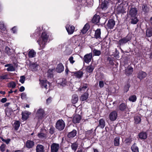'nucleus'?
I'll list each match as a JSON object with an SVG mask.
<instances>
[{"instance_id": "nucleus-1", "label": "nucleus", "mask_w": 152, "mask_h": 152, "mask_svg": "<svg viewBox=\"0 0 152 152\" xmlns=\"http://www.w3.org/2000/svg\"><path fill=\"white\" fill-rule=\"evenodd\" d=\"M48 37L49 36L46 32L44 31L42 33L41 37L37 40V42L38 43L41 48L40 50L43 49L45 48Z\"/></svg>"}, {"instance_id": "nucleus-2", "label": "nucleus", "mask_w": 152, "mask_h": 152, "mask_svg": "<svg viewBox=\"0 0 152 152\" xmlns=\"http://www.w3.org/2000/svg\"><path fill=\"white\" fill-rule=\"evenodd\" d=\"M66 125L64 121L62 119L57 121L56 124V128L59 131L63 130L64 128Z\"/></svg>"}, {"instance_id": "nucleus-3", "label": "nucleus", "mask_w": 152, "mask_h": 152, "mask_svg": "<svg viewBox=\"0 0 152 152\" xmlns=\"http://www.w3.org/2000/svg\"><path fill=\"white\" fill-rule=\"evenodd\" d=\"M81 37L79 35H75L71 39V42L72 43H74L75 45L79 46L81 42Z\"/></svg>"}, {"instance_id": "nucleus-4", "label": "nucleus", "mask_w": 152, "mask_h": 152, "mask_svg": "<svg viewBox=\"0 0 152 152\" xmlns=\"http://www.w3.org/2000/svg\"><path fill=\"white\" fill-rule=\"evenodd\" d=\"M45 116V113L44 110L42 109H39L37 112L36 118L39 121L43 118Z\"/></svg>"}, {"instance_id": "nucleus-5", "label": "nucleus", "mask_w": 152, "mask_h": 152, "mask_svg": "<svg viewBox=\"0 0 152 152\" xmlns=\"http://www.w3.org/2000/svg\"><path fill=\"white\" fill-rule=\"evenodd\" d=\"M56 83L57 84L59 87H63L67 85V81L66 78H60L56 81Z\"/></svg>"}, {"instance_id": "nucleus-6", "label": "nucleus", "mask_w": 152, "mask_h": 152, "mask_svg": "<svg viewBox=\"0 0 152 152\" xmlns=\"http://www.w3.org/2000/svg\"><path fill=\"white\" fill-rule=\"evenodd\" d=\"M132 37L130 35H128L126 37L121 39L118 41L119 44L120 45H123L129 41L131 39Z\"/></svg>"}, {"instance_id": "nucleus-7", "label": "nucleus", "mask_w": 152, "mask_h": 152, "mask_svg": "<svg viewBox=\"0 0 152 152\" xmlns=\"http://www.w3.org/2000/svg\"><path fill=\"white\" fill-rule=\"evenodd\" d=\"M138 10L137 8L131 7L128 12L129 15L131 16H136L137 14Z\"/></svg>"}, {"instance_id": "nucleus-8", "label": "nucleus", "mask_w": 152, "mask_h": 152, "mask_svg": "<svg viewBox=\"0 0 152 152\" xmlns=\"http://www.w3.org/2000/svg\"><path fill=\"white\" fill-rule=\"evenodd\" d=\"M118 117V113L116 111L114 110L110 113L109 115V118L112 121H115Z\"/></svg>"}, {"instance_id": "nucleus-9", "label": "nucleus", "mask_w": 152, "mask_h": 152, "mask_svg": "<svg viewBox=\"0 0 152 152\" xmlns=\"http://www.w3.org/2000/svg\"><path fill=\"white\" fill-rule=\"evenodd\" d=\"M66 28L68 34L71 35L74 32L75 27L72 25L67 24L66 26Z\"/></svg>"}, {"instance_id": "nucleus-10", "label": "nucleus", "mask_w": 152, "mask_h": 152, "mask_svg": "<svg viewBox=\"0 0 152 152\" xmlns=\"http://www.w3.org/2000/svg\"><path fill=\"white\" fill-rule=\"evenodd\" d=\"M35 145V142L33 140H28L25 144V146L28 149L33 148Z\"/></svg>"}, {"instance_id": "nucleus-11", "label": "nucleus", "mask_w": 152, "mask_h": 152, "mask_svg": "<svg viewBox=\"0 0 152 152\" xmlns=\"http://www.w3.org/2000/svg\"><path fill=\"white\" fill-rule=\"evenodd\" d=\"M92 58V53H90L88 54H87L84 56L83 60L85 63L88 64L91 61Z\"/></svg>"}, {"instance_id": "nucleus-12", "label": "nucleus", "mask_w": 152, "mask_h": 152, "mask_svg": "<svg viewBox=\"0 0 152 152\" xmlns=\"http://www.w3.org/2000/svg\"><path fill=\"white\" fill-rule=\"evenodd\" d=\"M115 25V21L113 19H109L107 24L106 26L108 29H113Z\"/></svg>"}, {"instance_id": "nucleus-13", "label": "nucleus", "mask_w": 152, "mask_h": 152, "mask_svg": "<svg viewBox=\"0 0 152 152\" xmlns=\"http://www.w3.org/2000/svg\"><path fill=\"white\" fill-rule=\"evenodd\" d=\"M82 119L81 115L76 114L75 115L72 119V122L74 124L79 123Z\"/></svg>"}, {"instance_id": "nucleus-14", "label": "nucleus", "mask_w": 152, "mask_h": 152, "mask_svg": "<svg viewBox=\"0 0 152 152\" xmlns=\"http://www.w3.org/2000/svg\"><path fill=\"white\" fill-rule=\"evenodd\" d=\"M59 145L58 144L53 143L51 145V152H57L58 150Z\"/></svg>"}, {"instance_id": "nucleus-15", "label": "nucleus", "mask_w": 152, "mask_h": 152, "mask_svg": "<svg viewBox=\"0 0 152 152\" xmlns=\"http://www.w3.org/2000/svg\"><path fill=\"white\" fill-rule=\"evenodd\" d=\"M29 67L32 71H36L39 69V65L36 63H33L29 65Z\"/></svg>"}, {"instance_id": "nucleus-16", "label": "nucleus", "mask_w": 152, "mask_h": 152, "mask_svg": "<svg viewBox=\"0 0 152 152\" xmlns=\"http://www.w3.org/2000/svg\"><path fill=\"white\" fill-rule=\"evenodd\" d=\"M118 110L122 112H124L126 111L127 106L126 103L124 102L121 103L118 107Z\"/></svg>"}, {"instance_id": "nucleus-17", "label": "nucleus", "mask_w": 152, "mask_h": 152, "mask_svg": "<svg viewBox=\"0 0 152 152\" xmlns=\"http://www.w3.org/2000/svg\"><path fill=\"white\" fill-rule=\"evenodd\" d=\"M133 70V68L132 66L129 65L125 70V74L127 76H129L132 74Z\"/></svg>"}, {"instance_id": "nucleus-18", "label": "nucleus", "mask_w": 152, "mask_h": 152, "mask_svg": "<svg viewBox=\"0 0 152 152\" xmlns=\"http://www.w3.org/2000/svg\"><path fill=\"white\" fill-rule=\"evenodd\" d=\"M100 18L99 15H97L96 14L94 15L92 19L91 22L94 24H97L99 23Z\"/></svg>"}, {"instance_id": "nucleus-19", "label": "nucleus", "mask_w": 152, "mask_h": 152, "mask_svg": "<svg viewBox=\"0 0 152 152\" xmlns=\"http://www.w3.org/2000/svg\"><path fill=\"white\" fill-rule=\"evenodd\" d=\"M147 133L145 132H141L138 134L139 137L142 140L146 139L147 137Z\"/></svg>"}, {"instance_id": "nucleus-20", "label": "nucleus", "mask_w": 152, "mask_h": 152, "mask_svg": "<svg viewBox=\"0 0 152 152\" xmlns=\"http://www.w3.org/2000/svg\"><path fill=\"white\" fill-rule=\"evenodd\" d=\"M31 113L27 111L22 112L21 113L22 119L24 120H26L31 114Z\"/></svg>"}, {"instance_id": "nucleus-21", "label": "nucleus", "mask_w": 152, "mask_h": 152, "mask_svg": "<svg viewBox=\"0 0 152 152\" xmlns=\"http://www.w3.org/2000/svg\"><path fill=\"white\" fill-rule=\"evenodd\" d=\"M64 67L62 63H60L58 64L56 68V71L58 73H61L64 70Z\"/></svg>"}, {"instance_id": "nucleus-22", "label": "nucleus", "mask_w": 152, "mask_h": 152, "mask_svg": "<svg viewBox=\"0 0 152 152\" xmlns=\"http://www.w3.org/2000/svg\"><path fill=\"white\" fill-rule=\"evenodd\" d=\"M101 29L100 28H97L95 31L94 35V37L96 39H101Z\"/></svg>"}, {"instance_id": "nucleus-23", "label": "nucleus", "mask_w": 152, "mask_h": 152, "mask_svg": "<svg viewBox=\"0 0 152 152\" xmlns=\"http://www.w3.org/2000/svg\"><path fill=\"white\" fill-rule=\"evenodd\" d=\"M105 126V122L103 118H101L99 121V124L96 128L99 127L101 129H103Z\"/></svg>"}, {"instance_id": "nucleus-24", "label": "nucleus", "mask_w": 152, "mask_h": 152, "mask_svg": "<svg viewBox=\"0 0 152 152\" xmlns=\"http://www.w3.org/2000/svg\"><path fill=\"white\" fill-rule=\"evenodd\" d=\"M77 134V130L74 129L72 131L68 133L67 136L69 138L71 139L75 137L76 135Z\"/></svg>"}, {"instance_id": "nucleus-25", "label": "nucleus", "mask_w": 152, "mask_h": 152, "mask_svg": "<svg viewBox=\"0 0 152 152\" xmlns=\"http://www.w3.org/2000/svg\"><path fill=\"white\" fill-rule=\"evenodd\" d=\"M147 76L146 73L143 71H140L138 74L137 77L139 78L140 80L145 78Z\"/></svg>"}, {"instance_id": "nucleus-26", "label": "nucleus", "mask_w": 152, "mask_h": 152, "mask_svg": "<svg viewBox=\"0 0 152 152\" xmlns=\"http://www.w3.org/2000/svg\"><path fill=\"white\" fill-rule=\"evenodd\" d=\"M90 27V26L89 24L88 23H86L81 30V32L83 34H85L89 29Z\"/></svg>"}, {"instance_id": "nucleus-27", "label": "nucleus", "mask_w": 152, "mask_h": 152, "mask_svg": "<svg viewBox=\"0 0 152 152\" xmlns=\"http://www.w3.org/2000/svg\"><path fill=\"white\" fill-rule=\"evenodd\" d=\"M130 20L131 23L133 24H136L139 21L137 16L130 17Z\"/></svg>"}, {"instance_id": "nucleus-28", "label": "nucleus", "mask_w": 152, "mask_h": 152, "mask_svg": "<svg viewBox=\"0 0 152 152\" xmlns=\"http://www.w3.org/2000/svg\"><path fill=\"white\" fill-rule=\"evenodd\" d=\"M54 69H49L47 71V77L48 79H51L53 76Z\"/></svg>"}, {"instance_id": "nucleus-29", "label": "nucleus", "mask_w": 152, "mask_h": 152, "mask_svg": "<svg viewBox=\"0 0 152 152\" xmlns=\"http://www.w3.org/2000/svg\"><path fill=\"white\" fill-rule=\"evenodd\" d=\"M36 152H44V146L40 144H38L36 147Z\"/></svg>"}, {"instance_id": "nucleus-30", "label": "nucleus", "mask_w": 152, "mask_h": 152, "mask_svg": "<svg viewBox=\"0 0 152 152\" xmlns=\"http://www.w3.org/2000/svg\"><path fill=\"white\" fill-rule=\"evenodd\" d=\"M75 76L77 78L79 79L83 77V74L82 71H78L74 72Z\"/></svg>"}, {"instance_id": "nucleus-31", "label": "nucleus", "mask_w": 152, "mask_h": 152, "mask_svg": "<svg viewBox=\"0 0 152 152\" xmlns=\"http://www.w3.org/2000/svg\"><path fill=\"white\" fill-rule=\"evenodd\" d=\"M78 100V96L76 94H74L72 96V98L71 100L72 103L73 104L76 103Z\"/></svg>"}, {"instance_id": "nucleus-32", "label": "nucleus", "mask_w": 152, "mask_h": 152, "mask_svg": "<svg viewBox=\"0 0 152 152\" xmlns=\"http://www.w3.org/2000/svg\"><path fill=\"white\" fill-rule=\"evenodd\" d=\"M108 2L107 1L104 0L101 4V7L103 10H106L107 8Z\"/></svg>"}, {"instance_id": "nucleus-33", "label": "nucleus", "mask_w": 152, "mask_h": 152, "mask_svg": "<svg viewBox=\"0 0 152 152\" xmlns=\"http://www.w3.org/2000/svg\"><path fill=\"white\" fill-rule=\"evenodd\" d=\"M88 93H85L83 95L81 96L80 98V100L83 101L86 100L88 97Z\"/></svg>"}, {"instance_id": "nucleus-34", "label": "nucleus", "mask_w": 152, "mask_h": 152, "mask_svg": "<svg viewBox=\"0 0 152 152\" xmlns=\"http://www.w3.org/2000/svg\"><path fill=\"white\" fill-rule=\"evenodd\" d=\"M28 56L30 58H32L35 57L36 55V52L33 49H31L28 52Z\"/></svg>"}, {"instance_id": "nucleus-35", "label": "nucleus", "mask_w": 152, "mask_h": 152, "mask_svg": "<svg viewBox=\"0 0 152 152\" xmlns=\"http://www.w3.org/2000/svg\"><path fill=\"white\" fill-rule=\"evenodd\" d=\"M20 123L19 121H16L14 123L13 126L15 130H17L18 129L20 126Z\"/></svg>"}, {"instance_id": "nucleus-36", "label": "nucleus", "mask_w": 152, "mask_h": 152, "mask_svg": "<svg viewBox=\"0 0 152 152\" xmlns=\"http://www.w3.org/2000/svg\"><path fill=\"white\" fill-rule=\"evenodd\" d=\"M130 86V83L129 82H127L125 85L124 88V93H127L129 91Z\"/></svg>"}, {"instance_id": "nucleus-37", "label": "nucleus", "mask_w": 152, "mask_h": 152, "mask_svg": "<svg viewBox=\"0 0 152 152\" xmlns=\"http://www.w3.org/2000/svg\"><path fill=\"white\" fill-rule=\"evenodd\" d=\"M146 35L148 37H150L152 36V28H150L147 29Z\"/></svg>"}, {"instance_id": "nucleus-38", "label": "nucleus", "mask_w": 152, "mask_h": 152, "mask_svg": "<svg viewBox=\"0 0 152 152\" xmlns=\"http://www.w3.org/2000/svg\"><path fill=\"white\" fill-rule=\"evenodd\" d=\"M136 143H134L131 146V149L133 152H139V148L137 146L135 145Z\"/></svg>"}, {"instance_id": "nucleus-39", "label": "nucleus", "mask_w": 152, "mask_h": 152, "mask_svg": "<svg viewBox=\"0 0 152 152\" xmlns=\"http://www.w3.org/2000/svg\"><path fill=\"white\" fill-rule=\"evenodd\" d=\"M12 50L8 46H6L5 49V52L8 55H11L12 54Z\"/></svg>"}, {"instance_id": "nucleus-40", "label": "nucleus", "mask_w": 152, "mask_h": 152, "mask_svg": "<svg viewBox=\"0 0 152 152\" xmlns=\"http://www.w3.org/2000/svg\"><path fill=\"white\" fill-rule=\"evenodd\" d=\"M94 68V67L93 66L91 65H89L87 66L86 69V70L87 72L91 73L93 72Z\"/></svg>"}, {"instance_id": "nucleus-41", "label": "nucleus", "mask_w": 152, "mask_h": 152, "mask_svg": "<svg viewBox=\"0 0 152 152\" xmlns=\"http://www.w3.org/2000/svg\"><path fill=\"white\" fill-rule=\"evenodd\" d=\"M120 139L119 137H117L115 138L114 140V143L115 146H118L119 145Z\"/></svg>"}, {"instance_id": "nucleus-42", "label": "nucleus", "mask_w": 152, "mask_h": 152, "mask_svg": "<svg viewBox=\"0 0 152 152\" xmlns=\"http://www.w3.org/2000/svg\"><path fill=\"white\" fill-rule=\"evenodd\" d=\"M71 147L72 149L75 152L77 149L78 147V145L75 142L71 144Z\"/></svg>"}, {"instance_id": "nucleus-43", "label": "nucleus", "mask_w": 152, "mask_h": 152, "mask_svg": "<svg viewBox=\"0 0 152 152\" xmlns=\"http://www.w3.org/2000/svg\"><path fill=\"white\" fill-rule=\"evenodd\" d=\"M46 136L47 135L46 134L42 132L38 133L37 134V136L39 138L41 139L46 138Z\"/></svg>"}, {"instance_id": "nucleus-44", "label": "nucleus", "mask_w": 152, "mask_h": 152, "mask_svg": "<svg viewBox=\"0 0 152 152\" xmlns=\"http://www.w3.org/2000/svg\"><path fill=\"white\" fill-rule=\"evenodd\" d=\"M137 97L136 95H133L130 96L129 98V100L132 102H135L137 100Z\"/></svg>"}, {"instance_id": "nucleus-45", "label": "nucleus", "mask_w": 152, "mask_h": 152, "mask_svg": "<svg viewBox=\"0 0 152 152\" xmlns=\"http://www.w3.org/2000/svg\"><path fill=\"white\" fill-rule=\"evenodd\" d=\"M93 53L94 56H99L101 54V52L100 50L94 49L93 51Z\"/></svg>"}, {"instance_id": "nucleus-46", "label": "nucleus", "mask_w": 152, "mask_h": 152, "mask_svg": "<svg viewBox=\"0 0 152 152\" xmlns=\"http://www.w3.org/2000/svg\"><path fill=\"white\" fill-rule=\"evenodd\" d=\"M16 86V84L14 81H12L10 82L8 84L7 86L9 88H14Z\"/></svg>"}, {"instance_id": "nucleus-47", "label": "nucleus", "mask_w": 152, "mask_h": 152, "mask_svg": "<svg viewBox=\"0 0 152 152\" xmlns=\"http://www.w3.org/2000/svg\"><path fill=\"white\" fill-rule=\"evenodd\" d=\"M134 120L135 124H137L140 123L141 119L139 116H137L134 117Z\"/></svg>"}, {"instance_id": "nucleus-48", "label": "nucleus", "mask_w": 152, "mask_h": 152, "mask_svg": "<svg viewBox=\"0 0 152 152\" xmlns=\"http://www.w3.org/2000/svg\"><path fill=\"white\" fill-rule=\"evenodd\" d=\"M0 139L3 142H5L7 144H9L11 141V139H8L7 140H5L1 136L0 137Z\"/></svg>"}, {"instance_id": "nucleus-49", "label": "nucleus", "mask_w": 152, "mask_h": 152, "mask_svg": "<svg viewBox=\"0 0 152 152\" xmlns=\"http://www.w3.org/2000/svg\"><path fill=\"white\" fill-rule=\"evenodd\" d=\"M132 141V138L130 137L126 139L125 140V143L126 144H130Z\"/></svg>"}, {"instance_id": "nucleus-50", "label": "nucleus", "mask_w": 152, "mask_h": 152, "mask_svg": "<svg viewBox=\"0 0 152 152\" xmlns=\"http://www.w3.org/2000/svg\"><path fill=\"white\" fill-rule=\"evenodd\" d=\"M87 88V83L84 84L83 85L80 86L79 89L80 91H85Z\"/></svg>"}, {"instance_id": "nucleus-51", "label": "nucleus", "mask_w": 152, "mask_h": 152, "mask_svg": "<svg viewBox=\"0 0 152 152\" xmlns=\"http://www.w3.org/2000/svg\"><path fill=\"white\" fill-rule=\"evenodd\" d=\"M8 79V75L7 74H3L0 76V80H7Z\"/></svg>"}, {"instance_id": "nucleus-52", "label": "nucleus", "mask_w": 152, "mask_h": 152, "mask_svg": "<svg viewBox=\"0 0 152 152\" xmlns=\"http://www.w3.org/2000/svg\"><path fill=\"white\" fill-rule=\"evenodd\" d=\"M7 71H13L15 70V68L14 67L13 65L11 64L10 66L7 69Z\"/></svg>"}, {"instance_id": "nucleus-53", "label": "nucleus", "mask_w": 152, "mask_h": 152, "mask_svg": "<svg viewBox=\"0 0 152 152\" xmlns=\"http://www.w3.org/2000/svg\"><path fill=\"white\" fill-rule=\"evenodd\" d=\"M6 145L3 143L0 146V149L1 152H4L5 150Z\"/></svg>"}, {"instance_id": "nucleus-54", "label": "nucleus", "mask_w": 152, "mask_h": 152, "mask_svg": "<svg viewBox=\"0 0 152 152\" xmlns=\"http://www.w3.org/2000/svg\"><path fill=\"white\" fill-rule=\"evenodd\" d=\"M142 10L145 13H147L149 11V10L147 6L145 5H143L142 6Z\"/></svg>"}, {"instance_id": "nucleus-55", "label": "nucleus", "mask_w": 152, "mask_h": 152, "mask_svg": "<svg viewBox=\"0 0 152 152\" xmlns=\"http://www.w3.org/2000/svg\"><path fill=\"white\" fill-rule=\"evenodd\" d=\"M25 80V77L24 75L21 76L20 77V79L19 81L22 84H23L24 83Z\"/></svg>"}, {"instance_id": "nucleus-56", "label": "nucleus", "mask_w": 152, "mask_h": 152, "mask_svg": "<svg viewBox=\"0 0 152 152\" xmlns=\"http://www.w3.org/2000/svg\"><path fill=\"white\" fill-rule=\"evenodd\" d=\"M54 132L55 128L53 127L52 126L49 130V132L51 134H52L54 133Z\"/></svg>"}, {"instance_id": "nucleus-57", "label": "nucleus", "mask_w": 152, "mask_h": 152, "mask_svg": "<svg viewBox=\"0 0 152 152\" xmlns=\"http://www.w3.org/2000/svg\"><path fill=\"white\" fill-rule=\"evenodd\" d=\"M17 26H15L13 27L11 29L12 32L14 34L16 33L17 32Z\"/></svg>"}, {"instance_id": "nucleus-58", "label": "nucleus", "mask_w": 152, "mask_h": 152, "mask_svg": "<svg viewBox=\"0 0 152 152\" xmlns=\"http://www.w3.org/2000/svg\"><path fill=\"white\" fill-rule=\"evenodd\" d=\"M40 84H41V86L43 87L44 85H45L46 83V80H39Z\"/></svg>"}, {"instance_id": "nucleus-59", "label": "nucleus", "mask_w": 152, "mask_h": 152, "mask_svg": "<svg viewBox=\"0 0 152 152\" xmlns=\"http://www.w3.org/2000/svg\"><path fill=\"white\" fill-rule=\"evenodd\" d=\"M107 60L109 62V63L110 64L113 65V64L112 59L110 57H108L107 58Z\"/></svg>"}, {"instance_id": "nucleus-60", "label": "nucleus", "mask_w": 152, "mask_h": 152, "mask_svg": "<svg viewBox=\"0 0 152 152\" xmlns=\"http://www.w3.org/2000/svg\"><path fill=\"white\" fill-rule=\"evenodd\" d=\"M77 3L78 5V7H80V6H84V4H83L82 3V0H77Z\"/></svg>"}, {"instance_id": "nucleus-61", "label": "nucleus", "mask_w": 152, "mask_h": 152, "mask_svg": "<svg viewBox=\"0 0 152 152\" xmlns=\"http://www.w3.org/2000/svg\"><path fill=\"white\" fill-rule=\"evenodd\" d=\"M104 84V82L103 81H100L99 82V86L100 88L103 87Z\"/></svg>"}, {"instance_id": "nucleus-62", "label": "nucleus", "mask_w": 152, "mask_h": 152, "mask_svg": "<svg viewBox=\"0 0 152 152\" xmlns=\"http://www.w3.org/2000/svg\"><path fill=\"white\" fill-rule=\"evenodd\" d=\"M69 60L71 64H73L75 62V61L73 60V57L72 56H71L69 58Z\"/></svg>"}, {"instance_id": "nucleus-63", "label": "nucleus", "mask_w": 152, "mask_h": 152, "mask_svg": "<svg viewBox=\"0 0 152 152\" xmlns=\"http://www.w3.org/2000/svg\"><path fill=\"white\" fill-rule=\"evenodd\" d=\"M26 95L25 93H22L20 95V97L22 99H24L26 98Z\"/></svg>"}, {"instance_id": "nucleus-64", "label": "nucleus", "mask_w": 152, "mask_h": 152, "mask_svg": "<svg viewBox=\"0 0 152 152\" xmlns=\"http://www.w3.org/2000/svg\"><path fill=\"white\" fill-rule=\"evenodd\" d=\"M66 69H65V75L66 76H68V72H70L69 71L68 67L67 66H66Z\"/></svg>"}]
</instances>
